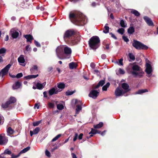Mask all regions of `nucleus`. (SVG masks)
<instances>
[{"mask_svg": "<svg viewBox=\"0 0 158 158\" xmlns=\"http://www.w3.org/2000/svg\"><path fill=\"white\" fill-rule=\"evenodd\" d=\"M69 18L73 23L78 26H83L87 22V19L85 16L80 12L70 13Z\"/></svg>", "mask_w": 158, "mask_h": 158, "instance_id": "obj_1", "label": "nucleus"}, {"mask_svg": "<svg viewBox=\"0 0 158 158\" xmlns=\"http://www.w3.org/2000/svg\"><path fill=\"white\" fill-rule=\"evenodd\" d=\"M71 52V48L66 46H59L56 49L57 56L60 59L69 58Z\"/></svg>", "mask_w": 158, "mask_h": 158, "instance_id": "obj_2", "label": "nucleus"}, {"mask_svg": "<svg viewBox=\"0 0 158 158\" xmlns=\"http://www.w3.org/2000/svg\"><path fill=\"white\" fill-rule=\"evenodd\" d=\"M127 70L135 77H141L143 73L141 68L138 65L134 64H130L128 67Z\"/></svg>", "mask_w": 158, "mask_h": 158, "instance_id": "obj_3", "label": "nucleus"}, {"mask_svg": "<svg viewBox=\"0 0 158 158\" xmlns=\"http://www.w3.org/2000/svg\"><path fill=\"white\" fill-rule=\"evenodd\" d=\"M76 32L73 29H69L66 31L64 35V40L70 42L73 44H76L77 41L75 40L74 37Z\"/></svg>", "mask_w": 158, "mask_h": 158, "instance_id": "obj_4", "label": "nucleus"}, {"mask_svg": "<svg viewBox=\"0 0 158 158\" xmlns=\"http://www.w3.org/2000/svg\"><path fill=\"white\" fill-rule=\"evenodd\" d=\"M100 40L98 36L92 37L89 42L90 47L94 50H96L100 45Z\"/></svg>", "mask_w": 158, "mask_h": 158, "instance_id": "obj_5", "label": "nucleus"}, {"mask_svg": "<svg viewBox=\"0 0 158 158\" xmlns=\"http://www.w3.org/2000/svg\"><path fill=\"white\" fill-rule=\"evenodd\" d=\"M132 46L136 49L138 50H147L148 48V47L147 46L135 40H133Z\"/></svg>", "mask_w": 158, "mask_h": 158, "instance_id": "obj_6", "label": "nucleus"}, {"mask_svg": "<svg viewBox=\"0 0 158 158\" xmlns=\"http://www.w3.org/2000/svg\"><path fill=\"white\" fill-rule=\"evenodd\" d=\"M75 104H77L76 109V114H78L79 112L81 110V106L82 105L81 101L78 100H76Z\"/></svg>", "mask_w": 158, "mask_h": 158, "instance_id": "obj_7", "label": "nucleus"}, {"mask_svg": "<svg viewBox=\"0 0 158 158\" xmlns=\"http://www.w3.org/2000/svg\"><path fill=\"white\" fill-rule=\"evenodd\" d=\"M8 142L7 137L5 136L4 134L0 135V144L2 145H6Z\"/></svg>", "mask_w": 158, "mask_h": 158, "instance_id": "obj_8", "label": "nucleus"}, {"mask_svg": "<svg viewBox=\"0 0 158 158\" xmlns=\"http://www.w3.org/2000/svg\"><path fill=\"white\" fill-rule=\"evenodd\" d=\"M61 91V90L58 89L56 87H55L54 88H53L50 89L48 93L49 95H52L53 94H56Z\"/></svg>", "mask_w": 158, "mask_h": 158, "instance_id": "obj_9", "label": "nucleus"}, {"mask_svg": "<svg viewBox=\"0 0 158 158\" xmlns=\"http://www.w3.org/2000/svg\"><path fill=\"white\" fill-rule=\"evenodd\" d=\"M146 68L145 71L146 73L148 74H151L152 71V67L151 65L148 63H147V61L148 62H149V60H146Z\"/></svg>", "mask_w": 158, "mask_h": 158, "instance_id": "obj_10", "label": "nucleus"}, {"mask_svg": "<svg viewBox=\"0 0 158 158\" xmlns=\"http://www.w3.org/2000/svg\"><path fill=\"white\" fill-rule=\"evenodd\" d=\"M99 92L98 91L93 89L90 92L89 96L93 98H96L99 94Z\"/></svg>", "mask_w": 158, "mask_h": 158, "instance_id": "obj_11", "label": "nucleus"}, {"mask_svg": "<svg viewBox=\"0 0 158 158\" xmlns=\"http://www.w3.org/2000/svg\"><path fill=\"white\" fill-rule=\"evenodd\" d=\"M18 60L19 64L23 66H25L26 64L25 63V60L24 57V56L21 55L18 58Z\"/></svg>", "mask_w": 158, "mask_h": 158, "instance_id": "obj_12", "label": "nucleus"}, {"mask_svg": "<svg viewBox=\"0 0 158 158\" xmlns=\"http://www.w3.org/2000/svg\"><path fill=\"white\" fill-rule=\"evenodd\" d=\"M125 93L123 90L119 88H117L115 91V94L116 96H120L123 95Z\"/></svg>", "mask_w": 158, "mask_h": 158, "instance_id": "obj_13", "label": "nucleus"}, {"mask_svg": "<svg viewBox=\"0 0 158 158\" xmlns=\"http://www.w3.org/2000/svg\"><path fill=\"white\" fill-rule=\"evenodd\" d=\"M11 66V65L10 64H9L2 70V72L3 76L6 75L8 73Z\"/></svg>", "mask_w": 158, "mask_h": 158, "instance_id": "obj_14", "label": "nucleus"}, {"mask_svg": "<svg viewBox=\"0 0 158 158\" xmlns=\"http://www.w3.org/2000/svg\"><path fill=\"white\" fill-rule=\"evenodd\" d=\"M143 19L148 26H153L154 25L151 19L148 17L144 16L143 17Z\"/></svg>", "mask_w": 158, "mask_h": 158, "instance_id": "obj_15", "label": "nucleus"}, {"mask_svg": "<svg viewBox=\"0 0 158 158\" xmlns=\"http://www.w3.org/2000/svg\"><path fill=\"white\" fill-rule=\"evenodd\" d=\"M122 87L124 89L123 91L125 93L128 92L129 90V86L126 83H123L122 85Z\"/></svg>", "mask_w": 158, "mask_h": 158, "instance_id": "obj_16", "label": "nucleus"}, {"mask_svg": "<svg viewBox=\"0 0 158 158\" xmlns=\"http://www.w3.org/2000/svg\"><path fill=\"white\" fill-rule=\"evenodd\" d=\"M40 128L39 127H36L33 131H30V135L31 136L33 135L37 134L40 131Z\"/></svg>", "mask_w": 158, "mask_h": 158, "instance_id": "obj_17", "label": "nucleus"}, {"mask_svg": "<svg viewBox=\"0 0 158 158\" xmlns=\"http://www.w3.org/2000/svg\"><path fill=\"white\" fill-rule=\"evenodd\" d=\"M24 37L27 40V42L31 43V40L33 39V36L30 35H24Z\"/></svg>", "mask_w": 158, "mask_h": 158, "instance_id": "obj_18", "label": "nucleus"}, {"mask_svg": "<svg viewBox=\"0 0 158 158\" xmlns=\"http://www.w3.org/2000/svg\"><path fill=\"white\" fill-rule=\"evenodd\" d=\"M105 82L104 80H101L98 83V85L95 86H93L94 89L98 88L100 86H102L105 84Z\"/></svg>", "mask_w": 158, "mask_h": 158, "instance_id": "obj_19", "label": "nucleus"}, {"mask_svg": "<svg viewBox=\"0 0 158 158\" xmlns=\"http://www.w3.org/2000/svg\"><path fill=\"white\" fill-rule=\"evenodd\" d=\"M45 83H44L43 84H41L38 82L35 85L37 89H42L45 85Z\"/></svg>", "mask_w": 158, "mask_h": 158, "instance_id": "obj_20", "label": "nucleus"}, {"mask_svg": "<svg viewBox=\"0 0 158 158\" xmlns=\"http://www.w3.org/2000/svg\"><path fill=\"white\" fill-rule=\"evenodd\" d=\"M57 87L59 88L58 89L62 91L65 88V85L63 83L60 82L57 84Z\"/></svg>", "mask_w": 158, "mask_h": 158, "instance_id": "obj_21", "label": "nucleus"}, {"mask_svg": "<svg viewBox=\"0 0 158 158\" xmlns=\"http://www.w3.org/2000/svg\"><path fill=\"white\" fill-rule=\"evenodd\" d=\"M135 28L133 27H130L127 30V32L129 34H132L135 32Z\"/></svg>", "mask_w": 158, "mask_h": 158, "instance_id": "obj_22", "label": "nucleus"}, {"mask_svg": "<svg viewBox=\"0 0 158 158\" xmlns=\"http://www.w3.org/2000/svg\"><path fill=\"white\" fill-rule=\"evenodd\" d=\"M14 132V130L10 127H9L7 130V132L8 135H12Z\"/></svg>", "mask_w": 158, "mask_h": 158, "instance_id": "obj_23", "label": "nucleus"}, {"mask_svg": "<svg viewBox=\"0 0 158 158\" xmlns=\"http://www.w3.org/2000/svg\"><path fill=\"white\" fill-rule=\"evenodd\" d=\"M69 68L71 69H73L76 68L77 65L76 63L72 62L69 64Z\"/></svg>", "mask_w": 158, "mask_h": 158, "instance_id": "obj_24", "label": "nucleus"}, {"mask_svg": "<svg viewBox=\"0 0 158 158\" xmlns=\"http://www.w3.org/2000/svg\"><path fill=\"white\" fill-rule=\"evenodd\" d=\"M21 85L20 83L18 82H15V85H13V88L14 89H16L19 88Z\"/></svg>", "mask_w": 158, "mask_h": 158, "instance_id": "obj_25", "label": "nucleus"}, {"mask_svg": "<svg viewBox=\"0 0 158 158\" xmlns=\"http://www.w3.org/2000/svg\"><path fill=\"white\" fill-rule=\"evenodd\" d=\"M101 133V131H98L97 130L94 129L93 128L91 129V131L89 133V134H95L97 133L100 134Z\"/></svg>", "mask_w": 158, "mask_h": 158, "instance_id": "obj_26", "label": "nucleus"}, {"mask_svg": "<svg viewBox=\"0 0 158 158\" xmlns=\"http://www.w3.org/2000/svg\"><path fill=\"white\" fill-rule=\"evenodd\" d=\"M108 25V24L106 23L104 26V29L103 31V32L105 33H107L109 31L110 28L109 27L107 26Z\"/></svg>", "mask_w": 158, "mask_h": 158, "instance_id": "obj_27", "label": "nucleus"}, {"mask_svg": "<svg viewBox=\"0 0 158 158\" xmlns=\"http://www.w3.org/2000/svg\"><path fill=\"white\" fill-rule=\"evenodd\" d=\"M131 13L137 17L139 16L140 15L139 13L135 10L132 9L131 10Z\"/></svg>", "mask_w": 158, "mask_h": 158, "instance_id": "obj_28", "label": "nucleus"}, {"mask_svg": "<svg viewBox=\"0 0 158 158\" xmlns=\"http://www.w3.org/2000/svg\"><path fill=\"white\" fill-rule=\"evenodd\" d=\"M120 25L123 27H126L127 26V24L122 19L120 21Z\"/></svg>", "mask_w": 158, "mask_h": 158, "instance_id": "obj_29", "label": "nucleus"}, {"mask_svg": "<svg viewBox=\"0 0 158 158\" xmlns=\"http://www.w3.org/2000/svg\"><path fill=\"white\" fill-rule=\"evenodd\" d=\"M16 101L15 98L14 97H11L7 102H9L10 105V104L14 103Z\"/></svg>", "mask_w": 158, "mask_h": 158, "instance_id": "obj_30", "label": "nucleus"}, {"mask_svg": "<svg viewBox=\"0 0 158 158\" xmlns=\"http://www.w3.org/2000/svg\"><path fill=\"white\" fill-rule=\"evenodd\" d=\"M19 33L16 31H13L12 33V36L13 38H16L19 36Z\"/></svg>", "mask_w": 158, "mask_h": 158, "instance_id": "obj_31", "label": "nucleus"}, {"mask_svg": "<svg viewBox=\"0 0 158 158\" xmlns=\"http://www.w3.org/2000/svg\"><path fill=\"white\" fill-rule=\"evenodd\" d=\"M30 147H27L24 148L22 150H21L20 152H19L20 154H21L25 153L28 151V150H30Z\"/></svg>", "mask_w": 158, "mask_h": 158, "instance_id": "obj_32", "label": "nucleus"}, {"mask_svg": "<svg viewBox=\"0 0 158 158\" xmlns=\"http://www.w3.org/2000/svg\"><path fill=\"white\" fill-rule=\"evenodd\" d=\"M103 123L102 122H100L99 123L96 125H94V127L95 129L99 128L103 126Z\"/></svg>", "mask_w": 158, "mask_h": 158, "instance_id": "obj_33", "label": "nucleus"}, {"mask_svg": "<svg viewBox=\"0 0 158 158\" xmlns=\"http://www.w3.org/2000/svg\"><path fill=\"white\" fill-rule=\"evenodd\" d=\"M148 90L147 89H141L139 90L136 93V94H141L143 93L147 92Z\"/></svg>", "mask_w": 158, "mask_h": 158, "instance_id": "obj_34", "label": "nucleus"}, {"mask_svg": "<svg viewBox=\"0 0 158 158\" xmlns=\"http://www.w3.org/2000/svg\"><path fill=\"white\" fill-rule=\"evenodd\" d=\"M25 48L26 50L24 51L25 54L27 53V52H29L31 51V48L30 47L29 45L27 46Z\"/></svg>", "mask_w": 158, "mask_h": 158, "instance_id": "obj_35", "label": "nucleus"}, {"mask_svg": "<svg viewBox=\"0 0 158 158\" xmlns=\"http://www.w3.org/2000/svg\"><path fill=\"white\" fill-rule=\"evenodd\" d=\"M128 56L130 59L134 61L135 59V56L132 53H130L128 54Z\"/></svg>", "mask_w": 158, "mask_h": 158, "instance_id": "obj_36", "label": "nucleus"}, {"mask_svg": "<svg viewBox=\"0 0 158 158\" xmlns=\"http://www.w3.org/2000/svg\"><path fill=\"white\" fill-rule=\"evenodd\" d=\"M9 102L7 101L5 103L2 104V107L3 108H6L9 106Z\"/></svg>", "mask_w": 158, "mask_h": 158, "instance_id": "obj_37", "label": "nucleus"}, {"mask_svg": "<svg viewBox=\"0 0 158 158\" xmlns=\"http://www.w3.org/2000/svg\"><path fill=\"white\" fill-rule=\"evenodd\" d=\"M110 83L109 82L107 83L105 85H104L102 88V89L103 91H106L107 88L109 86Z\"/></svg>", "mask_w": 158, "mask_h": 158, "instance_id": "obj_38", "label": "nucleus"}, {"mask_svg": "<svg viewBox=\"0 0 158 158\" xmlns=\"http://www.w3.org/2000/svg\"><path fill=\"white\" fill-rule=\"evenodd\" d=\"M61 136V134H59L55 136L54 138H53L51 141L53 142L57 140Z\"/></svg>", "mask_w": 158, "mask_h": 158, "instance_id": "obj_39", "label": "nucleus"}, {"mask_svg": "<svg viewBox=\"0 0 158 158\" xmlns=\"http://www.w3.org/2000/svg\"><path fill=\"white\" fill-rule=\"evenodd\" d=\"M64 106L62 104H59L57 105V108L59 110H62L64 109Z\"/></svg>", "mask_w": 158, "mask_h": 158, "instance_id": "obj_40", "label": "nucleus"}, {"mask_svg": "<svg viewBox=\"0 0 158 158\" xmlns=\"http://www.w3.org/2000/svg\"><path fill=\"white\" fill-rule=\"evenodd\" d=\"M124 31V29L123 28H119L117 30V32L122 35L123 34Z\"/></svg>", "mask_w": 158, "mask_h": 158, "instance_id": "obj_41", "label": "nucleus"}, {"mask_svg": "<svg viewBox=\"0 0 158 158\" xmlns=\"http://www.w3.org/2000/svg\"><path fill=\"white\" fill-rule=\"evenodd\" d=\"M6 52V49L4 48H2L0 49V54L5 53Z\"/></svg>", "mask_w": 158, "mask_h": 158, "instance_id": "obj_42", "label": "nucleus"}, {"mask_svg": "<svg viewBox=\"0 0 158 158\" xmlns=\"http://www.w3.org/2000/svg\"><path fill=\"white\" fill-rule=\"evenodd\" d=\"M74 93V91H70L69 90H68L66 92V95L67 96L73 94Z\"/></svg>", "mask_w": 158, "mask_h": 158, "instance_id": "obj_43", "label": "nucleus"}, {"mask_svg": "<svg viewBox=\"0 0 158 158\" xmlns=\"http://www.w3.org/2000/svg\"><path fill=\"white\" fill-rule=\"evenodd\" d=\"M4 153L8 155H10L11 154V152L8 149H6L4 151Z\"/></svg>", "mask_w": 158, "mask_h": 158, "instance_id": "obj_44", "label": "nucleus"}, {"mask_svg": "<svg viewBox=\"0 0 158 158\" xmlns=\"http://www.w3.org/2000/svg\"><path fill=\"white\" fill-rule=\"evenodd\" d=\"M41 122V121H38L36 122H34L33 123V125L34 126H38Z\"/></svg>", "mask_w": 158, "mask_h": 158, "instance_id": "obj_45", "label": "nucleus"}, {"mask_svg": "<svg viewBox=\"0 0 158 158\" xmlns=\"http://www.w3.org/2000/svg\"><path fill=\"white\" fill-rule=\"evenodd\" d=\"M37 70V66L36 65H34L33 66V67L31 69L30 71L31 72H32L34 70Z\"/></svg>", "mask_w": 158, "mask_h": 158, "instance_id": "obj_46", "label": "nucleus"}, {"mask_svg": "<svg viewBox=\"0 0 158 158\" xmlns=\"http://www.w3.org/2000/svg\"><path fill=\"white\" fill-rule=\"evenodd\" d=\"M4 119L3 117L0 115V124H2L4 122Z\"/></svg>", "mask_w": 158, "mask_h": 158, "instance_id": "obj_47", "label": "nucleus"}, {"mask_svg": "<svg viewBox=\"0 0 158 158\" xmlns=\"http://www.w3.org/2000/svg\"><path fill=\"white\" fill-rule=\"evenodd\" d=\"M20 154L19 153L18 155H15L14 154H12L11 155V158H17V157H19L20 156Z\"/></svg>", "mask_w": 158, "mask_h": 158, "instance_id": "obj_48", "label": "nucleus"}, {"mask_svg": "<svg viewBox=\"0 0 158 158\" xmlns=\"http://www.w3.org/2000/svg\"><path fill=\"white\" fill-rule=\"evenodd\" d=\"M122 38L123 40L125 42H127L129 41V40L126 36H123Z\"/></svg>", "mask_w": 158, "mask_h": 158, "instance_id": "obj_49", "label": "nucleus"}, {"mask_svg": "<svg viewBox=\"0 0 158 158\" xmlns=\"http://www.w3.org/2000/svg\"><path fill=\"white\" fill-rule=\"evenodd\" d=\"M119 73L120 74H123L125 73V71L121 69H119L118 70Z\"/></svg>", "mask_w": 158, "mask_h": 158, "instance_id": "obj_50", "label": "nucleus"}, {"mask_svg": "<svg viewBox=\"0 0 158 158\" xmlns=\"http://www.w3.org/2000/svg\"><path fill=\"white\" fill-rule=\"evenodd\" d=\"M45 155L48 157L50 156V153L49 151L46 150L45 152Z\"/></svg>", "mask_w": 158, "mask_h": 158, "instance_id": "obj_51", "label": "nucleus"}, {"mask_svg": "<svg viewBox=\"0 0 158 158\" xmlns=\"http://www.w3.org/2000/svg\"><path fill=\"white\" fill-rule=\"evenodd\" d=\"M48 106L50 108H52L55 105L54 103L50 102L48 104Z\"/></svg>", "mask_w": 158, "mask_h": 158, "instance_id": "obj_52", "label": "nucleus"}, {"mask_svg": "<svg viewBox=\"0 0 158 158\" xmlns=\"http://www.w3.org/2000/svg\"><path fill=\"white\" fill-rule=\"evenodd\" d=\"M34 43H35V45L37 47H40L41 45H40V44L37 41H36L35 40L34 41Z\"/></svg>", "mask_w": 158, "mask_h": 158, "instance_id": "obj_53", "label": "nucleus"}, {"mask_svg": "<svg viewBox=\"0 0 158 158\" xmlns=\"http://www.w3.org/2000/svg\"><path fill=\"white\" fill-rule=\"evenodd\" d=\"M78 134L77 133H75V135H74V138L73 139V141H75L76 140V139H77L78 138Z\"/></svg>", "mask_w": 158, "mask_h": 158, "instance_id": "obj_54", "label": "nucleus"}, {"mask_svg": "<svg viewBox=\"0 0 158 158\" xmlns=\"http://www.w3.org/2000/svg\"><path fill=\"white\" fill-rule=\"evenodd\" d=\"M23 74L22 73H18L16 76V77L18 78H19L23 76Z\"/></svg>", "mask_w": 158, "mask_h": 158, "instance_id": "obj_55", "label": "nucleus"}, {"mask_svg": "<svg viewBox=\"0 0 158 158\" xmlns=\"http://www.w3.org/2000/svg\"><path fill=\"white\" fill-rule=\"evenodd\" d=\"M90 67L93 69H94L95 66V64L93 63H91L90 65Z\"/></svg>", "mask_w": 158, "mask_h": 158, "instance_id": "obj_56", "label": "nucleus"}, {"mask_svg": "<svg viewBox=\"0 0 158 158\" xmlns=\"http://www.w3.org/2000/svg\"><path fill=\"white\" fill-rule=\"evenodd\" d=\"M83 135L82 133H81L78 136V139L79 140L81 139L82 138V137H83Z\"/></svg>", "mask_w": 158, "mask_h": 158, "instance_id": "obj_57", "label": "nucleus"}, {"mask_svg": "<svg viewBox=\"0 0 158 158\" xmlns=\"http://www.w3.org/2000/svg\"><path fill=\"white\" fill-rule=\"evenodd\" d=\"M123 59L122 58L120 59L119 61V64L120 65H123Z\"/></svg>", "mask_w": 158, "mask_h": 158, "instance_id": "obj_58", "label": "nucleus"}, {"mask_svg": "<svg viewBox=\"0 0 158 158\" xmlns=\"http://www.w3.org/2000/svg\"><path fill=\"white\" fill-rule=\"evenodd\" d=\"M110 34L111 35V37H112L113 38H114L115 39H117V38L115 36V35L112 33H110Z\"/></svg>", "mask_w": 158, "mask_h": 158, "instance_id": "obj_59", "label": "nucleus"}, {"mask_svg": "<svg viewBox=\"0 0 158 158\" xmlns=\"http://www.w3.org/2000/svg\"><path fill=\"white\" fill-rule=\"evenodd\" d=\"M25 78L27 80L31 79V75L25 76Z\"/></svg>", "mask_w": 158, "mask_h": 158, "instance_id": "obj_60", "label": "nucleus"}, {"mask_svg": "<svg viewBox=\"0 0 158 158\" xmlns=\"http://www.w3.org/2000/svg\"><path fill=\"white\" fill-rule=\"evenodd\" d=\"M31 78H36L38 76V75L37 74L35 75H31Z\"/></svg>", "mask_w": 158, "mask_h": 158, "instance_id": "obj_61", "label": "nucleus"}, {"mask_svg": "<svg viewBox=\"0 0 158 158\" xmlns=\"http://www.w3.org/2000/svg\"><path fill=\"white\" fill-rule=\"evenodd\" d=\"M101 58L103 59H105L106 58V55H105V54H104L102 55V56H101Z\"/></svg>", "mask_w": 158, "mask_h": 158, "instance_id": "obj_62", "label": "nucleus"}, {"mask_svg": "<svg viewBox=\"0 0 158 158\" xmlns=\"http://www.w3.org/2000/svg\"><path fill=\"white\" fill-rule=\"evenodd\" d=\"M36 107L37 109L39 108V105H38L37 103H35L34 105V108Z\"/></svg>", "mask_w": 158, "mask_h": 158, "instance_id": "obj_63", "label": "nucleus"}, {"mask_svg": "<svg viewBox=\"0 0 158 158\" xmlns=\"http://www.w3.org/2000/svg\"><path fill=\"white\" fill-rule=\"evenodd\" d=\"M72 155L73 157V158H77L76 156L73 153H72Z\"/></svg>", "mask_w": 158, "mask_h": 158, "instance_id": "obj_64", "label": "nucleus"}]
</instances>
